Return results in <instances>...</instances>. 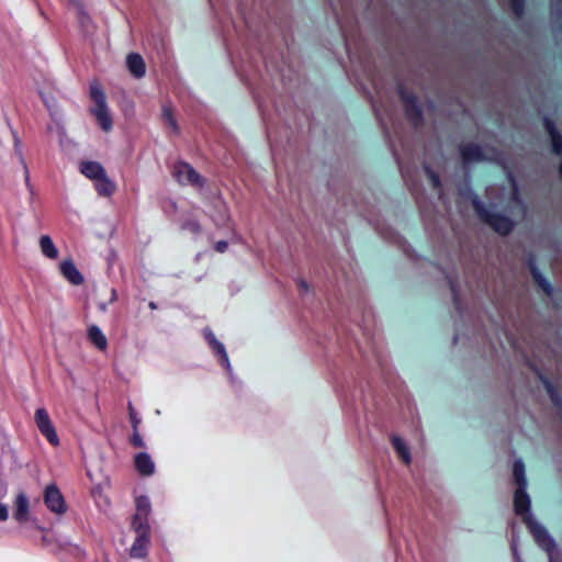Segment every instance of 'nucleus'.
<instances>
[{"mask_svg": "<svg viewBox=\"0 0 562 562\" xmlns=\"http://www.w3.org/2000/svg\"><path fill=\"white\" fill-rule=\"evenodd\" d=\"M60 272L66 280L74 285H80L85 279L81 272L77 269L76 265L71 259H66L60 263Z\"/></svg>", "mask_w": 562, "mask_h": 562, "instance_id": "nucleus-14", "label": "nucleus"}, {"mask_svg": "<svg viewBox=\"0 0 562 562\" xmlns=\"http://www.w3.org/2000/svg\"><path fill=\"white\" fill-rule=\"evenodd\" d=\"M528 268L532 280L544 292L546 295L551 296L553 293V286L551 283L543 277L539 268L537 267L536 260L533 257L528 259Z\"/></svg>", "mask_w": 562, "mask_h": 562, "instance_id": "nucleus-13", "label": "nucleus"}, {"mask_svg": "<svg viewBox=\"0 0 562 562\" xmlns=\"http://www.w3.org/2000/svg\"><path fill=\"white\" fill-rule=\"evenodd\" d=\"M543 126L548 133V135L550 136L552 133L559 131L555 126V123L553 122V120H551L550 117L546 116L543 119Z\"/></svg>", "mask_w": 562, "mask_h": 562, "instance_id": "nucleus-33", "label": "nucleus"}, {"mask_svg": "<svg viewBox=\"0 0 562 562\" xmlns=\"http://www.w3.org/2000/svg\"><path fill=\"white\" fill-rule=\"evenodd\" d=\"M509 8L517 18H521L525 13L526 2L525 0H508Z\"/></svg>", "mask_w": 562, "mask_h": 562, "instance_id": "nucleus-27", "label": "nucleus"}, {"mask_svg": "<svg viewBox=\"0 0 562 562\" xmlns=\"http://www.w3.org/2000/svg\"><path fill=\"white\" fill-rule=\"evenodd\" d=\"M90 98L95 103V106L91 109V113L97 119L100 127L104 132L111 131L113 126V120L106 105L105 93L98 83L91 85Z\"/></svg>", "mask_w": 562, "mask_h": 562, "instance_id": "nucleus-2", "label": "nucleus"}, {"mask_svg": "<svg viewBox=\"0 0 562 562\" xmlns=\"http://www.w3.org/2000/svg\"><path fill=\"white\" fill-rule=\"evenodd\" d=\"M459 154L464 165L492 160L485 155L483 148L475 143H467L460 145Z\"/></svg>", "mask_w": 562, "mask_h": 562, "instance_id": "nucleus-9", "label": "nucleus"}, {"mask_svg": "<svg viewBox=\"0 0 562 562\" xmlns=\"http://www.w3.org/2000/svg\"><path fill=\"white\" fill-rule=\"evenodd\" d=\"M425 171H426L427 176L429 177L432 187L436 189L441 188V180H440L439 175L436 173L435 171H432L429 167H426Z\"/></svg>", "mask_w": 562, "mask_h": 562, "instance_id": "nucleus-32", "label": "nucleus"}, {"mask_svg": "<svg viewBox=\"0 0 562 562\" xmlns=\"http://www.w3.org/2000/svg\"><path fill=\"white\" fill-rule=\"evenodd\" d=\"M30 512V502L24 493H20L15 497L13 517L19 522L27 520Z\"/></svg>", "mask_w": 562, "mask_h": 562, "instance_id": "nucleus-15", "label": "nucleus"}, {"mask_svg": "<svg viewBox=\"0 0 562 562\" xmlns=\"http://www.w3.org/2000/svg\"><path fill=\"white\" fill-rule=\"evenodd\" d=\"M88 338L99 350L104 351L106 349L108 339L97 325H91L88 328Z\"/></svg>", "mask_w": 562, "mask_h": 562, "instance_id": "nucleus-20", "label": "nucleus"}, {"mask_svg": "<svg viewBox=\"0 0 562 562\" xmlns=\"http://www.w3.org/2000/svg\"><path fill=\"white\" fill-rule=\"evenodd\" d=\"M148 306H149L150 310H156L157 308V304L155 302H153V301H150L148 303Z\"/></svg>", "mask_w": 562, "mask_h": 562, "instance_id": "nucleus-38", "label": "nucleus"}, {"mask_svg": "<svg viewBox=\"0 0 562 562\" xmlns=\"http://www.w3.org/2000/svg\"><path fill=\"white\" fill-rule=\"evenodd\" d=\"M128 415H130V422L132 424L133 430L138 429L142 419L131 403L128 404Z\"/></svg>", "mask_w": 562, "mask_h": 562, "instance_id": "nucleus-30", "label": "nucleus"}, {"mask_svg": "<svg viewBox=\"0 0 562 562\" xmlns=\"http://www.w3.org/2000/svg\"><path fill=\"white\" fill-rule=\"evenodd\" d=\"M130 442L134 448H144L145 447V442L143 440V437L139 434V429L133 430V435L130 439Z\"/></svg>", "mask_w": 562, "mask_h": 562, "instance_id": "nucleus-31", "label": "nucleus"}, {"mask_svg": "<svg viewBox=\"0 0 562 562\" xmlns=\"http://www.w3.org/2000/svg\"><path fill=\"white\" fill-rule=\"evenodd\" d=\"M228 248V243L226 240H218L214 245V250L217 252H225Z\"/></svg>", "mask_w": 562, "mask_h": 562, "instance_id": "nucleus-34", "label": "nucleus"}, {"mask_svg": "<svg viewBox=\"0 0 562 562\" xmlns=\"http://www.w3.org/2000/svg\"><path fill=\"white\" fill-rule=\"evenodd\" d=\"M204 338L207 341L209 346L214 351L215 356L218 358V361L223 367L229 368V359L227 352L225 350L224 345L218 341L213 334V331L209 328L204 330Z\"/></svg>", "mask_w": 562, "mask_h": 562, "instance_id": "nucleus-12", "label": "nucleus"}, {"mask_svg": "<svg viewBox=\"0 0 562 562\" xmlns=\"http://www.w3.org/2000/svg\"><path fill=\"white\" fill-rule=\"evenodd\" d=\"M526 525L531 532L536 543L544 550L548 555H551L557 550V543L554 539L550 536L548 530L540 525L533 517H528L526 519Z\"/></svg>", "mask_w": 562, "mask_h": 562, "instance_id": "nucleus-4", "label": "nucleus"}, {"mask_svg": "<svg viewBox=\"0 0 562 562\" xmlns=\"http://www.w3.org/2000/svg\"><path fill=\"white\" fill-rule=\"evenodd\" d=\"M44 503L55 514H65L67 505L65 498L56 484H49L44 491Z\"/></svg>", "mask_w": 562, "mask_h": 562, "instance_id": "nucleus-8", "label": "nucleus"}, {"mask_svg": "<svg viewBox=\"0 0 562 562\" xmlns=\"http://www.w3.org/2000/svg\"><path fill=\"white\" fill-rule=\"evenodd\" d=\"M136 533V538L130 549L131 558L142 559L147 555L150 542V526H132Z\"/></svg>", "mask_w": 562, "mask_h": 562, "instance_id": "nucleus-6", "label": "nucleus"}, {"mask_svg": "<svg viewBox=\"0 0 562 562\" xmlns=\"http://www.w3.org/2000/svg\"><path fill=\"white\" fill-rule=\"evenodd\" d=\"M559 173H560V176L562 178V161L560 162V166H559Z\"/></svg>", "mask_w": 562, "mask_h": 562, "instance_id": "nucleus-40", "label": "nucleus"}, {"mask_svg": "<svg viewBox=\"0 0 562 562\" xmlns=\"http://www.w3.org/2000/svg\"><path fill=\"white\" fill-rule=\"evenodd\" d=\"M513 476L517 487H527V479H526V470L525 463L522 460L518 459L514 462L513 465Z\"/></svg>", "mask_w": 562, "mask_h": 562, "instance_id": "nucleus-24", "label": "nucleus"}, {"mask_svg": "<svg viewBox=\"0 0 562 562\" xmlns=\"http://www.w3.org/2000/svg\"><path fill=\"white\" fill-rule=\"evenodd\" d=\"M458 337L454 336L453 342L457 344Z\"/></svg>", "mask_w": 562, "mask_h": 562, "instance_id": "nucleus-41", "label": "nucleus"}, {"mask_svg": "<svg viewBox=\"0 0 562 562\" xmlns=\"http://www.w3.org/2000/svg\"><path fill=\"white\" fill-rule=\"evenodd\" d=\"M136 513L133 516L132 526H149L150 501L147 496L140 495L135 499Z\"/></svg>", "mask_w": 562, "mask_h": 562, "instance_id": "nucleus-11", "label": "nucleus"}, {"mask_svg": "<svg viewBox=\"0 0 562 562\" xmlns=\"http://www.w3.org/2000/svg\"><path fill=\"white\" fill-rule=\"evenodd\" d=\"M135 469L144 476H149L155 472V463L146 452H139L134 458Z\"/></svg>", "mask_w": 562, "mask_h": 562, "instance_id": "nucleus-16", "label": "nucleus"}, {"mask_svg": "<svg viewBox=\"0 0 562 562\" xmlns=\"http://www.w3.org/2000/svg\"><path fill=\"white\" fill-rule=\"evenodd\" d=\"M9 513L7 506L0 504V520L4 521L8 519Z\"/></svg>", "mask_w": 562, "mask_h": 562, "instance_id": "nucleus-35", "label": "nucleus"}, {"mask_svg": "<svg viewBox=\"0 0 562 562\" xmlns=\"http://www.w3.org/2000/svg\"><path fill=\"white\" fill-rule=\"evenodd\" d=\"M40 247L44 256L49 259H56L58 257V249L54 245L52 238L48 235H43L40 238Z\"/></svg>", "mask_w": 562, "mask_h": 562, "instance_id": "nucleus-22", "label": "nucleus"}, {"mask_svg": "<svg viewBox=\"0 0 562 562\" xmlns=\"http://www.w3.org/2000/svg\"><path fill=\"white\" fill-rule=\"evenodd\" d=\"M539 379L542 382L549 398L554 407L562 408V395L557 385H554L549 378L543 374H539Z\"/></svg>", "mask_w": 562, "mask_h": 562, "instance_id": "nucleus-19", "label": "nucleus"}, {"mask_svg": "<svg viewBox=\"0 0 562 562\" xmlns=\"http://www.w3.org/2000/svg\"><path fill=\"white\" fill-rule=\"evenodd\" d=\"M551 148L555 155L562 156V134L557 131L550 135Z\"/></svg>", "mask_w": 562, "mask_h": 562, "instance_id": "nucleus-26", "label": "nucleus"}, {"mask_svg": "<svg viewBox=\"0 0 562 562\" xmlns=\"http://www.w3.org/2000/svg\"><path fill=\"white\" fill-rule=\"evenodd\" d=\"M527 487H517L514 494V509L516 515L521 516L524 518V521L526 522V519L528 517H532L530 514V497L527 493Z\"/></svg>", "mask_w": 562, "mask_h": 562, "instance_id": "nucleus-10", "label": "nucleus"}, {"mask_svg": "<svg viewBox=\"0 0 562 562\" xmlns=\"http://www.w3.org/2000/svg\"><path fill=\"white\" fill-rule=\"evenodd\" d=\"M398 95L404 106L406 119L415 127H419L424 123L423 109L418 103L416 94L406 90L402 85L398 87Z\"/></svg>", "mask_w": 562, "mask_h": 562, "instance_id": "nucleus-3", "label": "nucleus"}, {"mask_svg": "<svg viewBox=\"0 0 562 562\" xmlns=\"http://www.w3.org/2000/svg\"><path fill=\"white\" fill-rule=\"evenodd\" d=\"M80 172L94 181L106 173L102 165L98 161H82L80 164Z\"/></svg>", "mask_w": 562, "mask_h": 562, "instance_id": "nucleus-18", "label": "nucleus"}, {"mask_svg": "<svg viewBox=\"0 0 562 562\" xmlns=\"http://www.w3.org/2000/svg\"><path fill=\"white\" fill-rule=\"evenodd\" d=\"M392 443L398 457L404 461V463L409 464L412 457L405 441L397 436H393Z\"/></svg>", "mask_w": 562, "mask_h": 562, "instance_id": "nucleus-23", "label": "nucleus"}, {"mask_svg": "<svg viewBox=\"0 0 562 562\" xmlns=\"http://www.w3.org/2000/svg\"><path fill=\"white\" fill-rule=\"evenodd\" d=\"M299 288L301 291H308V284L303 279L299 280Z\"/></svg>", "mask_w": 562, "mask_h": 562, "instance_id": "nucleus-37", "label": "nucleus"}, {"mask_svg": "<svg viewBox=\"0 0 562 562\" xmlns=\"http://www.w3.org/2000/svg\"><path fill=\"white\" fill-rule=\"evenodd\" d=\"M94 188L98 194L102 196H111L115 191V184L108 178L106 173L95 180Z\"/></svg>", "mask_w": 562, "mask_h": 562, "instance_id": "nucleus-21", "label": "nucleus"}, {"mask_svg": "<svg viewBox=\"0 0 562 562\" xmlns=\"http://www.w3.org/2000/svg\"><path fill=\"white\" fill-rule=\"evenodd\" d=\"M471 203L480 221L488 225L499 236H508L514 231L515 222L509 216L492 212L477 195H472Z\"/></svg>", "mask_w": 562, "mask_h": 562, "instance_id": "nucleus-1", "label": "nucleus"}, {"mask_svg": "<svg viewBox=\"0 0 562 562\" xmlns=\"http://www.w3.org/2000/svg\"><path fill=\"white\" fill-rule=\"evenodd\" d=\"M173 176L182 184H192L196 187L204 186V178L188 162L178 161L173 168Z\"/></svg>", "mask_w": 562, "mask_h": 562, "instance_id": "nucleus-7", "label": "nucleus"}, {"mask_svg": "<svg viewBox=\"0 0 562 562\" xmlns=\"http://www.w3.org/2000/svg\"><path fill=\"white\" fill-rule=\"evenodd\" d=\"M181 228L183 231H189L192 234H200L202 232L201 225L195 220H188V221H186L182 224Z\"/></svg>", "mask_w": 562, "mask_h": 562, "instance_id": "nucleus-29", "label": "nucleus"}, {"mask_svg": "<svg viewBox=\"0 0 562 562\" xmlns=\"http://www.w3.org/2000/svg\"><path fill=\"white\" fill-rule=\"evenodd\" d=\"M549 562H560L559 560L553 558V554L549 555Z\"/></svg>", "mask_w": 562, "mask_h": 562, "instance_id": "nucleus-39", "label": "nucleus"}, {"mask_svg": "<svg viewBox=\"0 0 562 562\" xmlns=\"http://www.w3.org/2000/svg\"><path fill=\"white\" fill-rule=\"evenodd\" d=\"M162 119L169 125V127L173 131V133H176V134L179 133L180 130H179L177 120L173 115V111L170 106H167V105L162 106Z\"/></svg>", "mask_w": 562, "mask_h": 562, "instance_id": "nucleus-25", "label": "nucleus"}, {"mask_svg": "<svg viewBox=\"0 0 562 562\" xmlns=\"http://www.w3.org/2000/svg\"><path fill=\"white\" fill-rule=\"evenodd\" d=\"M20 159H21V162H22V165H23V167H24L25 182L29 184V182H30L29 169H27V167H26L25 160H24V158H23V156H22V154H21V153H20Z\"/></svg>", "mask_w": 562, "mask_h": 562, "instance_id": "nucleus-36", "label": "nucleus"}, {"mask_svg": "<svg viewBox=\"0 0 562 562\" xmlns=\"http://www.w3.org/2000/svg\"><path fill=\"white\" fill-rule=\"evenodd\" d=\"M126 64L130 72L135 78H142L145 76L146 72V65L143 59V57L137 53H131L128 54L126 58Z\"/></svg>", "mask_w": 562, "mask_h": 562, "instance_id": "nucleus-17", "label": "nucleus"}, {"mask_svg": "<svg viewBox=\"0 0 562 562\" xmlns=\"http://www.w3.org/2000/svg\"><path fill=\"white\" fill-rule=\"evenodd\" d=\"M448 282H449L450 290L452 293L453 305H454L456 310L460 312L461 311V300H460L458 286H457L456 282L450 278L448 279Z\"/></svg>", "mask_w": 562, "mask_h": 562, "instance_id": "nucleus-28", "label": "nucleus"}, {"mask_svg": "<svg viewBox=\"0 0 562 562\" xmlns=\"http://www.w3.org/2000/svg\"><path fill=\"white\" fill-rule=\"evenodd\" d=\"M34 420L40 432L46 438V440L53 446H59V437L56 428L49 417L48 412L45 408H37L35 411Z\"/></svg>", "mask_w": 562, "mask_h": 562, "instance_id": "nucleus-5", "label": "nucleus"}]
</instances>
